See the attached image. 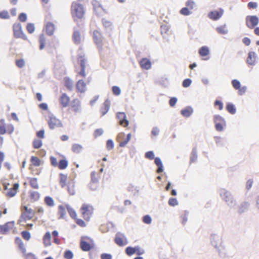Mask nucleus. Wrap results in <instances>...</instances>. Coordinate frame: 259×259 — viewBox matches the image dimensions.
Instances as JSON below:
<instances>
[{
  "instance_id": "f257e3e1",
  "label": "nucleus",
  "mask_w": 259,
  "mask_h": 259,
  "mask_svg": "<svg viewBox=\"0 0 259 259\" xmlns=\"http://www.w3.org/2000/svg\"><path fill=\"white\" fill-rule=\"evenodd\" d=\"M220 195L222 199L226 202L230 207H233L236 205V201L230 191L225 189H221L220 191Z\"/></svg>"
},
{
  "instance_id": "f03ea898",
  "label": "nucleus",
  "mask_w": 259,
  "mask_h": 259,
  "mask_svg": "<svg viewBox=\"0 0 259 259\" xmlns=\"http://www.w3.org/2000/svg\"><path fill=\"white\" fill-rule=\"evenodd\" d=\"M95 246L94 241L93 239L88 236L81 237L80 242V247L83 251H89Z\"/></svg>"
},
{
  "instance_id": "7ed1b4c3",
  "label": "nucleus",
  "mask_w": 259,
  "mask_h": 259,
  "mask_svg": "<svg viewBox=\"0 0 259 259\" xmlns=\"http://www.w3.org/2000/svg\"><path fill=\"white\" fill-rule=\"evenodd\" d=\"M215 129L218 132H222L224 126H226V121L224 117L220 115H214L213 116Z\"/></svg>"
},
{
  "instance_id": "20e7f679",
  "label": "nucleus",
  "mask_w": 259,
  "mask_h": 259,
  "mask_svg": "<svg viewBox=\"0 0 259 259\" xmlns=\"http://www.w3.org/2000/svg\"><path fill=\"white\" fill-rule=\"evenodd\" d=\"M71 11L73 16L79 19L82 18L84 13L83 6L76 2L72 3Z\"/></svg>"
},
{
  "instance_id": "39448f33",
  "label": "nucleus",
  "mask_w": 259,
  "mask_h": 259,
  "mask_svg": "<svg viewBox=\"0 0 259 259\" xmlns=\"http://www.w3.org/2000/svg\"><path fill=\"white\" fill-rule=\"evenodd\" d=\"M14 36L17 38H22L23 40H27L28 38L22 30V25L20 23H15L13 26Z\"/></svg>"
},
{
  "instance_id": "423d86ee",
  "label": "nucleus",
  "mask_w": 259,
  "mask_h": 259,
  "mask_svg": "<svg viewBox=\"0 0 259 259\" xmlns=\"http://www.w3.org/2000/svg\"><path fill=\"white\" fill-rule=\"evenodd\" d=\"M259 23V18L256 15H248L245 17L246 27L252 29L256 27Z\"/></svg>"
},
{
  "instance_id": "0eeeda50",
  "label": "nucleus",
  "mask_w": 259,
  "mask_h": 259,
  "mask_svg": "<svg viewBox=\"0 0 259 259\" xmlns=\"http://www.w3.org/2000/svg\"><path fill=\"white\" fill-rule=\"evenodd\" d=\"M48 124L51 130H54L55 127H61L63 126V124L61 121L57 118V117L52 113H50L49 115Z\"/></svg>"
},
{
  "instance_id": "6e6552de",
  "label": "nucleus",
  "mask_w": 259,
  "mask_h": 259,
  "mask_svg": "<svg viewBox=\"0 0 259 259\" xmlns=\"http://www.w3.org/2000/svg\"><path fill=\"white\" fill-rule=\"evenodd\" d=\"M210 241L211 244L215 249H219L220 246L223 245V240L222 237L216 234H212L210 236Z\"/></svg>"
},
{
  "instance_id": "1a4fd4ad",
  "label": "nucleus",
  "mask_w": 259,
  "mask_h": 259,
  "mask_svg": "<svg viewBox=\"0 0 259 259\" xmlns=\"http://www.w3.org/2000/svg\"><path fill=\"white\" fill-rule=\"evenodd\" d=\"M116 118L118 120V123L124 127H126L129 124V121L126 119V116L123 112H118L116 113Z\"/></svg>"
},
{
  "instance_id": "9d476101",
  "label": "nucleus",
  "mask_w": 259,
  "mask_h": 259,
  "mask_svg": "<svg viewBox=\"0 0 259 259\" xmlns=\"http://www.w3.org/2000/svg\"><path fill=\"white\" fill-rule=\"evenodd\" d=\"M224 10L222 8H220L219 11H211L208 14V17L213 20L217 21L220 19L224 13Z\"/></svg>"
},
{
  "instance_id": "9b49d317",
  "label": "nucleus",
  "mask_w": 259,
  "mask_h": 259,
  "mask_svg": "<svg viewBox=\"0 0 259 259\" xmlns=\"http://www.w3.org/2000/svg\"><path fill=\"white\" fill-rule=\"evenodd\" d=\"M93 38L98 48L102 49L103 36L101 33L98 30H95L93 32Z\"/></svg>"
},
{
  "instance_id": "f8f14e48",
  "label": "nucleus",
  "mask_w": 259,
  "mask_h": 259,
  "mask_svg": "<svg viewBox=\"0 0 259 259\" xmlns=\"http://www.w3.org/2000/svg\"><path fill=\"white\" fill-rule=\"evenodd\" d=\"M14 224V221H10L3 225H0V234H7L9 231L13 227Z\"/></svg>"
},
{
  "instance_id": "ddd939ff",
  "label": "nucleus",
  "mask_w": 259,
  "mask_h": 259,
  "mask_svg": "<svg viewBox=\"0 0 259 259\" xmlns=\"http://www.w3.org/2000/svg\"><path fill=\"white\" fill-rule=\"evenodd\" d=\"M34 214V211L32 209L29 208L27 211H23L20 218L22 219L25 222H26L27 220H29L32 219Z\"/></svg>"
},
{
  "instance_id": "4468645a",
  "label": "nucleus",
  "mask_w": 259,
  "mask_h": 259,
  "mask_svg": "<svg viewBox=\"0 0 259 259\" xmlns=\"http://www.w3.org/2000/svg\"><path fill=\"white\" fill-rule=\"evenodd\" d=\"M121 236H123L125 238V240L126 241V239L124 235L121 233L118 232L116 234L115 237L114 238V241L115 243L118 246H123L127 244V242H124Z\"/></svg>"
},
{
  "instance_id": "2eb2a0df",
  "label": "nucleus",
  "mask_w": 259,
  "mask_h": 259,
  "mask_svg": "<svg viewBox=\"0 0 259 259\" xmlns=\"http://www.w3.org/2000/svg\"><path fill=\"white\" fill-rule=\"evenodd\" d=\"M81 209L82 210V214L85 220L89 221L90 218L91 213L89 205L87 204H83L81 206Z\"/></svg>"
},
{
  "instance_id": "dca6fc26",
  "label": "nucleus",
  "mask_w": 259,
  "mask_h": 259,
  "mask_svg": "<svg viewBox=\"0 0 259 259\" xmlns=\"http://www.w3.org/2000/svg\"><path fill=\"white\" fill-rule=\"evenodd\" d=\"M76 88L78 92L83 93L86 91V83L82 79H79L76 83Z\"/></svg>"
},
{
  "instance_id": "f3484780",
  "label": "nucleus",
  "mask_w": 259,
  "mask_h": 259,
  "mask_svg": "<svg viewBox=\"0 0 259 259\" xmlns=\"http://www.w3.org/2000/svg\"><path fill=\"white\" fill-rule=\"evenodd\" d=\"M110 101L108 99L105 100L103 106L101 108V112L102 116L105 115L108 112L110 109Z\"/></svg>"
},
{
  "instance_id": "a211bd4d",
  "label": "nucleus",
  "mask_w": 259,
  "mask_h": 259,
  "mask_svg": "<svg viewBox=\"0 0 259 259\" xmlns=\"http://www.w3.org/2000/svg\"><path fill=\"white\" fill-rule=\"evenodd\" d=\"M154 163L157 166L156 172L157 174L162 173L164 170L163 165L161 159L159 157L155 158Z\"/></svg>"
},
{
  "instance_id": "6ab92c4d",
  "label": "nucleus",
  "mask_w": 259,
  "mask_h": 259,
  "mask_svg": "<svg viewBox=\"0 0 259 259\" xmlns=\"http://www.w3.org/2000/svg\"><path fill=\"white\" fill-rule=\"evenodd\" d=\"M140 64L141 67L146 70L149 69L151 67V61L146 58H142L140 62Z\"/></svg>"
},
{
  "instance_id": "aec40b11",
  "label": "nucleus",
  "mask_w": 259,
  "mask_h": 259,
  "mask_svg": "<svg viewBox=\"0 0 259 259\" xmlns=\"http://www.w3.org/2000/svg\"><path fill=\"white\" fill-rule=\"evenodd\" d=\"M182 115L185 117H189L193 112V109L191 106H187L180 111Z\"/></svg>"
},
{
  "instance_id": "412c9836",
  "label": "nucleus",
  "mask_w": 259,
  "mask_h": 259,
  "mask_svg": "<svg viewBox=\"0 0 259 259\" xmlns=\"http://www.w3.org/2000/svg\"><path fill=\"white\" fill-rule=\"evenodd\" d=\"M256 57V53L254 52H249L246 59L247 63L249 65H254L255 64Z\"/></svg>"
},
{
  "instance_id": "4be33fe9",
  "label": "nucleus",
  "mask_w": 259,
  "mask_h": 259,
  "mask_svg": "<svg viewBox=\"0 0 259 259\" xmlns=\"http://www.w3.org/2000/svg\"><path fill=\"white\" fill-rule=\"evenodd\" d=\"M69 101V97L66 93H63L60 98V104L63 107H66L68 106Z\"/></svg>"
},
{
  "instance_id": "5701e85b",
  "label": "nucleus",
  "mask_w": 259,
  "mask_h": 259,
  "mask_svg": "<svg viewBox=\"0 0 259 259\" xmlns=\"http://www.w3.org/2000/svg\"><path fill=\"white\" fill-rule=\"evenodd\" d=\"M46 33L49 36H52L55 30V25L51 22H49L47 23L46 26Z\"/></svg>"
},
{
  "instance_id": "b1692460",
  "label": "nucleus",
  "mask_w": 259,
  "mask_h": 259,
  "mask_svg": "<svg viewBox=\"0 0 259 259\" xmlns=\"http://www.w3.org/2000/svg\"><path fill=\"white\" fill-rule=\"evenodd\" d=\"M73 40L75 44L78 45L81 42V34L78 30H74L72 35Z\"/></svg>"
},
{
  "instance_id": "393cba45",
  "label": "nucleus",
  "mask_w": 259,
  "mask_h": 259,
  "mask_svg": "<svg viewBox=\"0 0 259 259\" xmlns=\"http://www.w3.org/2000/svg\"><path fill=\"white\" fill-rule=\"evenodd\" d=\"M71 107L72 110L76 112H80L81 110V107L79 105V101L77 99H74L71 103Z\"/></svg>"
},
{
  "instance_id": "a878e982",
  "label": "nucleus",
  "mask_w": 259,
  "mask_h": 259,
  "mask_svg": "<svg viewBox=\"0 0 259 259\" xmlns=\"http://www.w3.org/2000/svg\"><path fill=\"white\" fill-rule=\"evenodd\" d=\"M102 23L106 32L108 33H110L112 29V23L110 21L107 20L105 18H103Z\"/></svg>"
},
{
  "instance_id": "bb28decb",
  "label": "nucleus",
  "mask_w": 259,
  "mask_h": 259,
  "mask_svg": "<svg viewBox=\"0 0 259 259\" xmlns=\"http://www.w3.org/2000/svg\"><path fill=\"white\" fill-rule=\"evenodd\" d=\"M51 233L49 232H47L43 237V242L45 246H49L51 245Z\"/></svg>"
},
{
  "instance_id": "cd10ccee",
  "label": "nucleus",
  "mask_w": 259,
  "mask_h": 259,
  "mask_svg": "<svg viewBox=\"0 0 259 259\" xmlns=\"http://www.w3.org/2000/svg\"><path fill=\"white\" fill-rule=\"evenodd\" d=\"M249 206V203L248 202L244 201L242 202L239 207L238 210V213L239 214H242V213L245 212L247 210Z\"/></svg>"
},
{
  "instance_id": "c85d7f7f",
  "label": "nucleus",
  "mask_w": 259,
  "mask_h": 259,
  "mask_svg": "<svg viewBox=\"0 0 259 259\" xmlns=\"http://www.w3.org/2000/svg\"><path fill=\"white\" fill-rule=\"evenodd\" d=\"M226 109L231 114H235L236 112V108L233 103L230 102L227 103Z\"/></svg>"
},
{
  "instance_id": "c756f323",
  "label": "nucleus",
  "mask_w": 259,
  "mask_h": 259,
  "mask_svg": "<svg viewBox=\"0 0 259 259\" xmlns=\"http://www.w3.org/2000/svg\"><path fill=\"white\" fill-rule=\"evenodd\" d=\"M197 147H194L193 148L190 155V163L195 162L197 159Z\"/></svg>"
},
{
  "instance_id": "7c9ffc66",
  "label": "nucleus",
  "mask_w": 259,
  "mask_h": 259,
  "mask_svg": "<svg viewBox=\"0 0 259 259\" xmlns=\"http://www.w3.org/2000/svg\"><path fill=\"white\" fill-rule=\"evenodd\" d=\"M57 166L60 169H64L68 166V162L66 158L61 159L59 161Z\"/></svg>"
},
{
  "instance_id": "2f4dec72",
  "label": "nucleus",
  "mask_w": 259,
  "mask_h": 259,
  "mask_svg": "<svg viewBox=\"0 0 259 259\" xmlns=\"http://www.w3.org/2000/svg\"><path fill=\"white\" fill-rule=\"evenodd\" d=\"M199 54L201 57H205L209 54V48L207 46H203L199 50Z\"/></svg>"
},
{
  "instance_id": "473e14b6",
  "label": "nucleus",
  "mask_w": 259,
  "mask_h": 259,
  "mask_svg": "<svg viewBox=\"0 0 259 259\" xmlns=\"http://www.w3.org/2000/svg\"><path fill=\"white\" fill-rule=\"evenodd\" d=\"M66 207L71 218L73 219H76L77 213L75 210L68 204L66 205Z\"/></svg>"
},
{
  "instance_id": "72a5a7b5",
  "label": "nucleus",
  "mask_w": 259,
  "mask_h": 259,
  "mask_svg": "<svg viewBox=\"0 0 259 259\" xmlns=\"http://www.w3.org/2000/svg\"><path fill=\"white\" fill-rule=\"evenodd\" d=\"M58 214L59 215V219H64L66 216V210L65 207L62 205H60L58 206Z\"/></svg>"
},
{
  "instance_id": "f704fd0d",
  "label": "nucleus",
  "mask_w": 259,
  "mask_h": 259,
  "mask_svg": "<svg viewBox=\"0 0 259 259\" xmlns=\"http://www.w3.org/2000/svg\"><path fill=\"white\" fill-rule=\"evenodd\" d=\"M59 176L60 185L62 188H64L66 185L67 176L66 175L60 173Z\"/></svg>"
},
{
  "instance_id": "c9c22d12",
  "label": "nucleus",
  "mask_w": 259,
  "mask_h": 259,
  "mask_svg": "<svg viewBox=\"0 0 259 259\" xmlns=\"http://www.w3.org/2000/svg\"><path fill=\"white\" fill-rule=\"evenodd\" d=\"M83 149V147L79 144H73L72 146V151L75 153H80Z\"/></svg>"
},
{
  "instance_id": "e433bc0d",
  "label": "nucleus",
  "mask_w": 259,
  "mask_h": 259,
  "mask_svg": "<svg viewBox=\"0 0 259 259\" xmlns=\"http://www.w3.org/2000/svg\"><path fill=\"white\" fill-rule=\"evenodd\" d=\"M64 85L69 91H71L73 88V82L69 77H65L64 79Z\"/></svg>"
},
{
  "instance_id": "4c0bfd02",
  "label": "nucleus",
  "mask_w": 259,
  "mask_h": 259,
  "mask_svg": "<svg viewBox=\"0 0 259 259\" xmlns=\"http://www.w3.org/2000/svg\"><path fill=\"white\" fill-rule=\"evenodd\" d=\"M29 184L31 187L34 189L39 188V185L37 183V179L36 178H29Z\"/></svg>"
},
{
  "instance_id": "58836bf2",
  "label": "nucleus",
  "mask_w": 259,
  "mask_h": 259,
  "mask_svg": "<svg viewBox=\"0 0 259 259\" xmlns=\"http://www.w3.org/2000/svg\"><path fill=\"white\" fill-rule=\"evenodd\" d=\"M217 32L221 34H226L228 33V30L226 27V25L225 24L216 28Z\"/></svg>"
},
{
  "instance_id": "ea45409f",
  "label": "nucleus",
  "mask_w": 259,
  "mask_h": 259,
  "mask_svg": "<svg viewBox=\"0 0 259 259\" xmlns=\"http://www.w3.org/2000/svg\"><path fill=\"white\" fill-rule=\"evenodd\" d=\"M44 201L45 204L49 207H52L55 204L53 199L49 196H47L45 197Z\"/></svg>"
},
{
  "instance_id": "a19ab883",
  "label": "nucleus",
  "mask_w": 259,
  "mask_h": 259,
  "mask_svg": "<svg viewBox=\"0 0 259 259\" xmlns=\"http://www.w3.org/2000/svg\"><path fill=\"white\" fill-rule=\"evenodd\" d=\"M219 253L220 256L222 258H225L227 257L226 251L225 249V247L224 245H222V246H220L219 249H216Z\"/></svg>"
},
{
  "instance_id": "79ce46f5",
  "label": "nucleus",
  "mask_w": 259,
  "mask_h": 259,
  "mask_svg": "<svg viewBox=\"0 0 259 259\" xmlns=\"http://www.w3.org/2000/svg\"><path fill=\"white\" fill-rule=\"evenodd\" d=\"M39 49L40 50L44 49L46 42V38L44 34H41L39 37Z\"/></svg>"
},
{
  "instance_id": "37998d69",
  "label": "nucleus",
  "mask_w": 259,
  "mask_h": 259,
  "mask_svg": "<svg viewBox=\"0 0 259 259\" xmlns=\"http://www.w3.org/2000/svg\"><path fill=\"white\" fill-rule=\"evenodd\" d=\"M63 257L65 259H72L73 253L71 250L66 249L64 252Z\"/></svg>"
},
{
  "instance_id": "c03bdc74",
  "label": "nucleus",
  "mask_w": 259,
  "mask_h": 259,
  "mask_svg": "<svg viewBox=\"0 0 259 259\" xmlns=\"http://www.w3.org/2000/svg\"><path fill=\"white\" fill-rule=\"evenodd\" d=\"M30 161L35 166H39L40 165V160L36 156H32L30 158Z\"/></svg>"
},
{
  "instance_id": "a18cd8bd",
  "label": "nucleus",
  "mask_w": 259,
  "mask_h": 259,
  "mask_svg": "<svg viewBox=\"0 0 259 259\" xmlns=\"http://www.w3.org/2000/svg\"><path fill=\"white\" fill-rule=\"evenodd\" d=\"M30 199L34 201H37L40 198V194L38 192L32 191L30 192Z\"/></svg>"
},
{
  "instance_id": "49530a36",
  "label": "nucleus",
  "mask_w": 259,
  "mask_h": 259,
  "mask_svg": "<svg viewBox=\"0 0 259 259\" xmlns=\"http://www.w3.org/2000/svg\"><path fill=\"white\" fill-rule=\"evenodd\" d=\"M214 139L217 146L223 147L225 146V142L223 138L220 137H215Z\"/></svg>"
},
{
  "instance_id": "de8ad7c7",
  "label": "nucleus",
  "mask_w": 259,
  "mask_h": 259,
  "mask_svg": "<svg viewBox=\"0 0 259 259\" xmlns=\"http://www.w3.org/2000/svg\"><path fill=\"white\" fill-rule=\"evenodd\" d=\"M125 253L128 256H132L135 253V247L127 246L125 250Z\"/></svg>"
},
{
  "instance_id": "09e8293b",
  "label": "nucleus",
  "mask_w": 259,
  "mask_h": 259,
  "mask_svg": "<svg viewBox=\"0 0 259 259\" xmlns=\"http://www.w3.org/2000/svg\"><path fill=\"white\" fill-rule=\"evenodd\" d=\"M42 145V142L40 140L35 139L33 141V147L34 149L40 148Z\"/></svg>"
},
{
  "instance_id": "8fccbe9b",
  "label": "nucleus",
  "mask_w": 259,
  "mask_h": 259,
  "mask_svg": "<svg viewBox=\"0 0 259 259\" xmlns=\"http://www.w3.org/2000/svg\"><path fill=\"white\" fill-rule=\"evenodd\" d=\"M231 83L235 90H237L240 88L241 83L238 79H234L232 80Z\"/></svg>"
},
{
  "instance_id": "3c124183",
  "label": "nucleus",
  "mask_w": 259,
  "mask_h": 259,
  "mask_svg": "<svg viewBox=\"0 0 259 259\" xmlns=\"http://www.w3.org/2000/svg\"><path fill=\"white\" fill-rule=\"evenodd\" d=\"M21 234L23 238L27 241L29 240L31 237V234L29 231H23L21 232Z\"/></svg>"
},
{
  "instance_id": "603ef678",
  "label": "nucleus",
  "mask_w": 259,
  "mask_h": 259,
  "mask_svg": "<svg viewBox=\"0 0 259 259\" xmlns=\"http://www.w3.org/2000/svg\"><path fill=\"white\" fill-rule=\"evenodd\" d=\"M26 29L28 33H32L35 30L34 24L32 23H28L26 26Z\"/></svg>"
},
{
  "instance_id": "864d4df0",
  "label": "nucleus",
  "mask_w": 259,
  "mask_h": 259,
  "mask_svg": "<svg viewBox=\"0 0 259 259\" xmlns=\"http://www.w3.org/2000/svg\"><path fill=\"white\" fill-rule=\"evenodd\" d=\"M168 204L169 206L174 207L176 205H178L179 202L177 198L171 197L168 201Z\"/></svg>"
},
{
  "instance_id": "5fc2aeb1",
  "label": "nucleus",
  "mask_w": 259,
  "mask_h": 259,
  "mask_svg": "<svg viewBox=\"0 0 259 259\" xmlns=\"http://www.w3.org/2000/svg\"><path fill=\"white\" fill-rule=\"evenodd\" d=\"M145 157L149 160H155V155L153 151H149L146 152L145 154Z\"/></svg>"
},
{
  "instance_id": "6e6d98bb",
  "label": "nucleus",
  "mask_w": 259,
  "mask_h": 259,
  "mask_svg": "<svg viewBox=\"0 0 259 259\" xmlns=\"http://www.w3.org/2000/svg\"><path fill=\"white\" fill-rule=\"evenodd\" d=\"M92 5L94 7V10L95 12H97V10L99 9H102V5L100 3H99L97 1L94 0L92 2Z\"/></svg>"
},
{
  "instance_id": "4d7b16f0",
  "label": "nucleus",
  "mask_w": 259,
  "mask_h": 259,
  "mask_svg": "<svg viewBox=\"0 0 259 259\" xmlns=\"http://www.w3.org/2000/svg\"><path fill=\"white\" fill-rule=\"evenodd\" d=\"M15 63L16 66L19 68H22L25 64V60L23 59H17L16 60Z\"/></svg>"
},
{
  "instance_id": "13d9d810",
  "label": "nucleus",
  "mask_w": 259,
  "mask_h": 259,
  "mask_svg": "<svg viewBox=\"0 0 259 259\" xmlns=\"http://www.w3.org/2000/svg\"><path fill=\"white\" fill-rule=\"evenodd\" d=\"M180 13L181 14L184 16H188L191 14V12L190 11L189 9L187 7H184L181 9Z\"/></svg>"
},
{
  "instance_id": "bf43d9fd",
  "label": "nucleus",
  "mask_w": 259,
  "mask_h": 259,
  "mask_svg": "<svg viewBox=\"0 0 259 259\" xmlns=\"http://www.w3.org/2000/svg\"><path fill=\"white\" fill-rule=\"evenodd\" d=\"M143 222L146 224H150L152 222V218L149 214L145 215L142 218Z\"/></svg>"
},
{
  "instance_id": "052dcab7",
  "label": "nucleus",
  "mask_w": 259,
  "mask_h": 259,
  "mask_svg": "<svg viewBox=\"0 0 259 259\" xmlns=\"http://www.w3.org/2000/svg\"><path fill=\"white\" fill-rule=\"evenodd\" d=\"M113 94L115 96H119L121 94V90L118 86L114 85L112 88Z\"/></svg>"
},
{
  "instance_id": "680f3d73",
  "label": "nucleus",
  "mask_w": 259,
  "mask_h": 259,
  "mask_svg": "<svg viewBox=\"0 0 259 259\" xmlns=\"http://www.w3.org/2000/svg\"><path fill=\"white\" fill-rule=\"evenodd\" d=\"M114 142L111 139H108L106 141V148L108 150H111L114 148Z\"/></svg>"
},
{
  "instance_id": "e2e57ef3",
  "label": "nucleus",
  "mask_w": 259,
  "mask_h": 259,
  "mask_svg": "<svg viewBox=\"0 0 259 259\" xmlns=\"http://www.w3.org/2000/svg\"><path fill=\"white\" fill-rule=\"evenodd\" d=\"M135 254L141 255L145 253V250L141 248L140 246H135Z\"/></svg>"
},
{
  "instance_id": "0e129e2a",
  "label": "nucleus",
  "mask_w": 259,
  "mask_h": 259,
  "mask_svg": "<svg viewBox=\"0 0 259 259\" xmlns=\"http://www.w3.org/2000/svg\"><path fill=\"white\" fill-rule=\"evenodd\" d=\"M10 18L9 13L6 10H3L0 12V18L7 19Z\"/></svg>"
},
{
  "instance_id": "69168bd1",
  "label": "nucleus",
  "mask_w": 259,
  "mask_h": 259,
  "mask_svg": "<svg viewBox=\"0 0 259 259\" xmlns=\"http://www.w3.org/2000/svg\"><path fill=\"white\" fill-rule=\"evenodd\" d=\"M192 83V80L190 78H186L182 82V85L184 88H188Z\"/></svg>"
},
{
  "instance_id": "338daca9",
  "label": "nucleus",
  "mask_w": 259,
  "mask_h": 259,
  "mask_svg": "<svg viewBox=\"0 0 259 259\" xmlns=\"http://www.w3.org/2000/svg\"><path fill=\"white\" fill-rule=\"evenodd\" d=\"M17 193V191L16 190L12 188H10L8 190L6 195L9 197H13L15 196Z\"/></svg>"
},
{
  "instance_id": "774afa93",
  "label": "nucleus",
  "mask_w": 259,
  "mask_h": 259,
  "mask_svg": "<svg viewBox=\"0 0 259 259\" xmlns=\"http://www.w3.org/2000/svg\"><path fill=\"white\" fill-rule=\"evenodd\" d=\"M27 16L25 13H21L19 15L18 19L22 22H26L27 20Z\"/></svg>"
}]
</instances>
